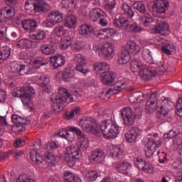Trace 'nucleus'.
I'll list each match as a JSON object with an SVG mask.
<instances>
[{"mask_svg":"<svg viewBox=\"0 0 182 182\" xmlns=\"http://www.w3.org/2000/svg\"><path fill=\"white\" fill-rule=\"evenodd\" d=\"M157 136H159L157 134L154 135L149 134L143 140L145 146V156L146 159H151L156 149L161 146V141H156L157 139H156V137H157Z\"/></svg>","mask_w":182,"mask_h":182,"instance_id":"obj_5","label":"nucleus"},{"mask_svg":"<svg viewBox=\"0 0 182 182\" xmlns=\"http://www.w3.org/2000/svg\"><path fill=\"white\" fill-rule=\"evenodd\" d=\"M2 14L6 18H11L13 15H15V9L12 7H5L1 10Z\"/></svg>","mask_w":182,"mask_h":182,"instance_id":"obj_48","label":"nucleus"},{"mask_svg":"<svg viewBox=\"0 0 182 182\" xmlns=\"http://www.w3.org/2000/svg\"><path fill=\"white\" fill-rule=\"evenodd\" d=\"M103 16H105V12L100 9H94L90 13V19L92 22H97Z\"/></svg>","mask_w":182,"mask_h":182,"instance_id":"obj_26","label":"nucleus"},{"mask_svg":"<svg viewBox=\"0 0 182 182\" xmlns=\"http://www.w3.org/2000/svg\"><path fill=\"white\" fill-rule=\"evenodd\" d=\"M130 59H132L130 51H129V50H122L118 58V62L120 65H126V63H129V62H130Z\"/></svg>","mask_w":182,"mask_h":182,"instance_id":"obj_28","label":"nucleus"},{"mask_svg":"<svg viewBox=\"0 0 182 182\" xmlns=\"http://www.w3.org/2000/svg\"><path fill=\"white\" fill-rule=\"evenodd\" d=\"M30 38L34 39V41H45L46 38V33L43 30H38L36 32H31Z\"/></svg>","mask_w":182,"mask_h":182,"instance_id":"obj_35","label":"nucleus"},{"mask_svg":"<svg viewBox=\"0 0 182 182\" xmlns=\"http://www.w3.org/2000/svg\"><path fill=\"white\" fill-rule=\"evenodd\" d=\"M94 70L95 72H106V70H110V65L106 62H97L93 65Z\"/></svg>","mask_w":182,"mask_h":182,"instance_id":"obj_33","label":"nucleus"},{"mask_svg":"<svg viewBox=\"0 0 182 182\" xmlns=\"http://www.w3.org/2000/svg\"><path fill=\"white\" fill-rule=\"evenodd\" d=\"M101 132L106 139H116L120 133V127L112 119H106L100 126Z\"/></svg>","mask_w":182,"mask_h":182,"instance_id":"obj_4","label":"nucleus"},{"mask_svg":"<svg viewBox=\"0 0 182 182\" xmlns=\"http://www.w3.org/2000/svg\"><path fill=\"white\" fill-rule=\"evenodd\" d=\"M26 144V139L18 138L14 143V147H22Z\"/></svg>","mask_w":182,"mask_h":182,"instance_id":"obj_57","label":"nucleus"},{"mask_svg":"<svg viewBox=\"0 0 182 182\" xmlns=\"http://www.w3.org/2000/svg\"><path fill=\"white\" fill-rule=\"evenodd\" d=\"M21 26L26 32H35V28H38V23L35 19H24L21 21Z\"/></svg>","mask_w":182,"mask_h":182,"instance_id":"obj_20","label":"nucleus"},{"mask_svg":"<svg viewBox=\"0 0 182 182\" xmlns=\"http://www.w3.org/2000/svg\"><path fill=\"white\" fill-rule=\"evenodd\" d=\"M127 48L129 53H132V55H137V53H140V51L141 50L140 46L134 41H129Z\"/></svg>","mask_w":182,"mask_h":182,"instance_id":"obj_31","label":"nucleus"},{"mask_svg":"<svg viewBox=\"0 0 182 182\" xmlns=\"http://www.w3.org/2000/svg\"><path fill=\"white\" fill-rule=\"evenodd\" d=\"M62 77L64 82H69L70 79H73L75 77V71L72 70H65L62 73Z\"/></svg>","mask_w":182,"mask_h":182,"instance_id":"obj_42","label":"nucleus"},{"mask_svg":"<svg viewBox=\"0 0 182 182\" xmlns=\"http://www.w3.org/2000/svg\"><path fill=\"white\" fill-rule=\"evenodd\" d=\"M9 156H12L16 160H18L19 157H22L23 156V151H13L11 150L8 153Z\"/></svg>","mask_w":182,"mask_h":182,"instance_id":"obj_56","label":"nucleus"},{"mask_svg":"<svg viewBox=\"0 0 182 182\" xmlns=\"http://www.w3.org/2000/svg\"><path fill=\"white\" fill-rule=\"evenodd\" d=\"M170 3L167 0H156V3L153 5V9L156 14H164L167 9Z\"/></svg>","mask_w":182,"mask_h":182,"instance_id":"obj_18","label":"nucleus"},{"mask_svg":"<svg viewBox=\"0 0 182 182\" xmlns=\"http://www.w3.org/2000/svg\"><path fill=\"white\" fill-rule=\"evenodd\" d=\"M54 33L56 35V36H58L60 38V36H63L66 33V30L65 29V27L63 26H58L54 29Z\"/></svg>","mask_w":182,"mask_h":182,"instance_id":"obj_50","label":"nucleus"},{"mask_svg":"<svg viewBox=\"0 0 182 182\" xmlns=\"http://www.w3.org/2000/svg\"><path fill=\"white\" fill-rule=\"evenodd\" d=\"M121 114L125 126H133L136 122V119H137L136 112L129 107L123 108L121 110Z\"/></svg>","mask_w":182,"mask_h":182,"instance_id":"obj_9","label":"nucleus"},{"mask_svg":"<svg viewBox=\"0 0 182 182\" xmlns=\"http://www.w3.org/2000/svg\"><path fill=\"white\" fill-rule=\"evenodd\" d=\"M75 160H76V157L68 152H65L64 155V161H65V163H68L69 164H75Z\"/></svg>","mask_w":182,"mask_h":182,"instance_id":"obj_54","label":"nucleus"},{"mask_svg":"<svg viewBox=\"0 0 182 182\" xmlns=\"http://www.w3.org/2000/svg\"><path fill=\"white\" fill-rule=\"evenodd\" d=\"M61 4L66 9H75L76 8L75 0H62Z\"/></svg>","mask_w":182,"mask_h":182,"instance_id":"obj_49","label":"nucleus"},{"mask_svg":"<svg viewBox=\"0 0 182 182\" xmlns=\"http://www.w3.org/2000/svg\"><path fill=\"white\" fill-rule=\"evenodd\" d=\"M159 162L161 164L166 163L167 161V154L164 151H158Z\"/></svg>","mask_w":182,"mask_h":182,"instance_id":"obj_59","label":"nucleus"},{"mask_svg":"<svg viewBox=\"0 0 182 182\" xmlns=\"http://www.w3.org/2000/svg\"><path fill=\"white\" fill-rule=\"evenodd\" d=\"M40 50L43 55H52V53H55V47L51 44H43Z\"/></svg>","mask_w":182,"mask_h":182,"instance_id":"obj_38","label":"nucleus"},{"mask_svg":"<svg viewBox=\"0 0 182 182\" xmlns=\"http://www.w3.org/2000/svg\"><path fill=\"white\" fill-rule=\"evenodd\" d=\"M21 99L23 105L24 106H28L29 103H31V100H32V95L29 93V91H26V90L21 94Z\"/></svg>","mask_w":182,"mask_h":182,"instance_id":"obj_40","label":"nucleus"},{"mask_svg":"<svg viewBox=\"0 0 182 182\" xmlns=\"http://www.w3.org/2000/svg\"><path fill=\"white\" fill-rule=\"evenodd\" d=\"M47 21L49 23H51V25H58V23H60V22L63 21V17L60 13L52 11L48 14Z\"/></svg>","mask_w":182,"mask_h":182,"instance_id":"obj_23","label":"nucleus"},{"mask_svg":"<svg viewBox=\"0 0 182 182\" xmlns=\"http://www.w3.org/2000/svg\"><path fill=\"white\" fill-rule=\"evenodd\" d=\"M64 21V25L66 28H69L70 29H76V23H77L76 16L73 15L68 16L65 18Z\"/></svg>","mask_w":182,"mask_h":182,"instance_id":"obj_29","label":"nucleus"},{"mask_svg":"<svg viewBox=\"0 0 182 182\" xmlns=\"http://www.w3.org/2000/svg\"><path fill=\"white\" fill-rule=\"evenodd\" d=\"M122 11H124V14L119 16L118 19L116 18L114 20V26L118 28V29H126V31L133 32L134 33L141 32L143 28L140 27V26L136 23L130 24L129 19L126 18V15L131 18L134 16V12L132 10V7L127 4H124L122 6Z\"/></svg>","mask_w":182,"mask_h":182,"instance_id":"obj_1","label":"nucleus"},{"mask_svg":"<svg viewBox=\"0 0 182 182\" xmlns=\"http://www.w3.org/2000/svg\"><path fill=\"white\" fill-rule=\"evenodd\" d=\"M108 154L112 159L122 160L124 157V149L119 146L112 145L108 149Z\"/></svg>","mask_w":182,"mask_h":182,"instance_id":"obj_17","label":"nucleus"},{"mask_svg":"<svg viewBox=\"0 0 182 182\" xmlns=\"http://www.w3.org/2000/svg\"><path fill=\"white\" fill-rule=\"evenodd\" d=\"M105 159H106L105 151L100 149L92 151L89 156L90 161L95 164H101L102 161H105Z\"/></svg>","mask_w":182,"mask_h":182,"instance_id":"obj_13","label":"nucleus"},{"mask_svg":"<svg viewBox=\"0 0 182 182\" xmlns=\"http://www.w3.org/2000/svg\"><path fill=\"white\" fill-rule=\"evenodd\" d=\"M32 45H33V41L28 38H23L17 43V46L21 49H31Z\"/></svg>","mask_w":182,"mask_h":182,"instance_id":"obj_36","label":"nucleus"},{"mask_svg":"<svg viewBox=\"0 0 182 182\" xmlns=\"http://www.w3.org/2000/svg\"><path fill=\"white\" fill-rule=\"evenodd\" d=\"M25 130H26V128H25V126L23 125L16 124V126L12 127V131L16 134H21V133H22V132H25Z\"/></svg>","mask_w":182,"mask_h":182,"instance_id":"obj_58","label":"nucleus"},{"mask_svg":"<svg viewBox=\"0 0 182 182\" xmlns=\"http://www.w3.org/2000/svg\"><path fill=\"white\" fill-rule=\"evenodd\" d=\"M72 45V38L70 37H65L61 39L60 47L63 50H66Z\"/></svg>","mask_w":182,"mask_h":182,"instance_id":"obj_45","label":"nucleus"},{"mask_svg":"<svg viewBox=\"0 0 182 182\" xmlns=\"http://www.w3.org/2000/svg\"><path fill=\"white\" fill-rule=\"evenodd\" d=\"M83 174L89 181H96L100 176L97 171H85Z\"/></svg>","mask_w":182,"mask_h":182,"instance_id":"obj_37","label":"nucleus"},{"mask_svg":"<svg viewBox=\"0 0 182 182\" xmlns=\"http://www.w3.org/2000/svg\"><path fill=\"white\" fill-rule=\"evenodd\" d=\"M0 126L1 127H8L9 126L6 116L3 117L0 115Z\"/></svg>","mask_w":182,"mask_h":182,"instance_id":"obj_62","label":"nucleus"},{"mask_svg":"<svg viewBox=\"0 0 182 182\" xmlns=\"http://www.w3.org/2000/svg\"><path fill=\"white\" fill-rule=\"evenodd\" d=\"M146 163V161H144L141 157H136L134 159V164L138 168H139V170H141L143 167H144Z\"/></svg>","mask_w":182,"mask_h":182,"instance_id":"obj_53","label":"nucleus"},{"mask_svg":"<svg viewBox=\"0 0 182 182\" xmlns=\"http://www.w3.org/2000/svg\"><path fill=\"white\" fill-rule=\"evenodd\" d=\"M51 102L53 103L54 110H59L60 109V105H63V103H72L73 102V97L69 94V91L66 88H61L56 98L51 97Z\"/></svg>","mask_w":182,"mask_h":182,"instance_id":"obj_6","label":"nucleus"},{"mask_svg":"<svg viewBox=\"0 0 182 182\" xmlns=\"http://www.w3.org/2000/svg\"><path fill=\"white\" fill-rule=\"evenodd\" d=\"M74 60L76 62V70L77 72H80V73H82V75H87L90 70L86 66L87 61L86 60V58L85 56H83L82 54H76L74 56Z\"/></svg>","mask_w":182,"mask_h":182,"instance_id":"obj_10","label":"nucleus"},{"mask_svg":"<svg viewBox=\"0 0 182 182\" xmlns=\"http://www.w3.org/2000/svg\"><path fill=\"white\" fill-rule=\"evenodd\" d=\"M112 167L120 174H129L132 171V164L126 161H116L112 164Z\"/></svg>","mask_w":182,"mask_h":182,"instance_id":"obj_12","label":"nucleus"},{"mask_svg":"<svg viewBox=\"0 0 182 182\" xmlns=\"http://www.w3.org/2000/svg\"><path fill=\"white\" fill-rule=\"evenodd\" d=\"M116 79V74L114 73L105 72L101 75V82L102 85L107 86L112 85Z\"/></svg>","mask_w":182,"mask_h":182,"instance_id":"obj_25","label":"nucleus"},{"mask_svg":"<svg viewBox=\"0 0 182 182\" xmlns=\"http://www.w3.org/2000/svg\"><path fill=\"white\" fill-rule=\"evenodd\" d=\"M141 170L144 173H146L147 174H151L154 171V166H153L151 164L146 162Z\"/></svg>","mask_w":182,"mask_h":182,"instance_id":"obj_51","label":"nucleus"},{"mask_svg":"<svg viewBox=\"0 0 182 182\" xmlns=\"http://www.w3.org/2000/svg\"><path fill=\"white\" fill-rule=\"evenodd\" d=\"M126 82L123 80L122 78L117 80L116 83L112 85L109 90L106 92L105 95L108 97L109 96H113V95H116V93H119L124 89H126Z\"/></svg>","mask_w":182,"mask_h":182,"instance_id":"obj_14","label":"nucleus"},{"mask_svg":"<svg viewBox=\"0 0 182 182\" xmlns=\"http://www.w3.org/2000/svg\"><path fill=\"white\" fill-rule=\"evenodd\" d=\"M11 121L13 122V123L18 126H25L26 124H28L29 123L26 118L21 117L18 114H12Z\"/></svg>","mask_w":182,"mask_h":182,"instance_id":"obj_34","label":"nucleus"},{"mask_svg":"<svg viewBox=\"0 0 182 182\" xmlns=\"http://www.w3.org/2000/svg\"><path fill=\"white\" fill-rule=\"evenodd\" d=\"M64 178L65 181L68 182H82L79 176L70 171H64Z\"/></svg>","mask_w":182,"mask_h":182,"instance_id":"obj_32","label":"nucleus"},{"mask_svg":"<svg viewBox=\"0 0 182 182\" xmlns=\"http://www.w3.org/2000/svg\"><path fill=\"white\" fill-rule=\"evenodd\" d=\"M33 8L35 12H48L50 9L49 4L45 0H34Z\"/></svg>","mask_w":182,"mask_h":182,"instance_id":"obj_22","label":"nucleus"},{"mask_svg":"<svg viewBox=\"0 0 182 182\" xmlns=\"http://www.w3.org/2000/svg\"><path fill=\"white\" fill-rule=\"evenodd\" d=\"M80 149L82 150H86L89 147V139L85 136H80V141L78 142Z\"/></svg>","mask_w":182,"mask_h":182,"instance_id":"obj_47","label":"nucleus"},{"mask_svg":"<svg viewBox=\"0 0 182 182\" xmlns=\"http://www.w3.org/2000/svg\"><path fill=\"white\" fill-rule=\"evenodd\" d=\"M11 56V48L3 46L0 48V60H6Z\"/></svg>","mask_w":182,"mask_h":182,"instance_id":"obj_39","label":"nucleus"},{"mask_svg":"<svg viewBox=\"0 0 182 182\" xmlns=\"http://www.w3.org/2000/svg\"><path fill=\"white\" fill-rule=\"evenodd\" d=\"M72 49L75 52H79V50H82V49H83V43L82 41H77L72 46Z\"/></svg>","mask_w":182,"mask_h":182,"instance_id":"obj_61","label":"nucleus"},{"mask_svg":"<svg viewBox=\"0 0 182 182\" xmlns=\"http://www.w3.org/2000/svg\"><path fill=\"white\" fill-rule=\"evenodd\" d=\"M145 110L147 113H151L156 110L159 113V119H161L162 122H171L173 120V115L170 112L171 108H168L167 111L164 109L163 106H159V102H157V95L156 93H152L146 101Z\"/></svg>","mask_w":182,"mask_h":182,"instance_id":"obj_2","label":"nucleus"},{"mask_svg":"<svg viewBox=\"0 0 182 182\" xmlns=\"http://www.w3.org/2000/svg\"><path fill=\"white\" fill-rule=\"evenodd\" d=\"M79 33L87 36L90 33H93V28L89 24H82L79 28Z\"/></svg>","mask_w":182,"mask_h":182,"instance_id":"obj_41","label":"nucleus"},{"mask_svg":"<svg viewBox=\"0 0 182 182\" xmlns=\"http://www.w3.org/2000/svg\"><path fill=\"white\" fill-rule=\"evenodd\" d=\"M30 159L36 164H42L43 163V156L38 153L36 149L30 150Z\"/></svg>","mask_w":182,"mask_h":182,"instance_id":"obj_27","label":"nucleus"},{"mask_svg":"<svg viewBox=\"0 0 182 182\" xmlns=\"http://www.w3.org/2000/svg\"><path fill=\"white\" fill-rule=\"evenodd\" d=\"M45 65H48V60L43 58H37L33 63V66L35 69H38L41 66H45Z\"/></svg>","mask_w":182,"mask_h":182,"instance_id":"obj_44","label":"nucleus"},{"mask_svg":"<svg viewBox=\"0 0 182 182\" xmlns=\"http://www.w3.org/2000/svg\"><path fill=\"white\" fill-rule=\"evenodd\" d=\"M44 156L49 166H55L56 164V158L51 152H46Z\"/></svg>","mask_w":182,"mask_h":182,"instance_id":"obj_43","label":"nucleus"},{"mask_svg":"<svg viewBox=\"0 0 182 182\" xmlns=\"http://www.w3.org/2000/svg\"><path fill=\"white\" fill-rule=\"evenodd\" d=\"M26 90H25L24 87H17L12 92V95L14 96V97H19L20 98L21 96H22V95L23 94V92Z\"/></svg>","mask_w":182,"mask_h":182,"instance_id":"obj_52","label":"nucleus"},{"mask_svg":"<svg viewBox=\"0 0 182 182\" xmlns=\"http://www.w3.org/2000/svg\"><path fill=\"white\" fill-rule=\"evenodd\" d=\"M105 7L107 9H114L116 6V0H105Z\"/></svg>","mask_w":182,"mask_h":182,"instance_id":"obj_60","label":"nucleus"},{"mask_svg":"<svg viewBox=\"0 0 182 182\" xmlns=\"http://www.w3.org/2000/svg\"><path fill=\"white\" fill-rule=\"evenodd\" d=\"M80 126L86 133H91V134H94L97 137H100V126L96 123L95 119L87 118L82 121Z\"/></svg>","mask_w":182,"mask_h":182,"instance_id":"obj_7","label":"nucleus"},{"mask_svg":"<svg viewBox=\"0 0 182 182\" xmlns=\"http://www.w3.org/2000/svg\"><path fill=\"white\" fill-rule=\"evenodd\" d=\"M166 139H173V146L176 150H182V138L179 136L174 135L173 131H170L168 134L164 136Z\"/></svg>","mask_w":182,"mask_h":182,"instance_id":"obj_19","label":"nucleus"},{"mask_svg":"<svg viewBox=\"0 0 182 182\" xmlns=\"http://www.w3.org/2000/svg\"><path fill=\"white\" fill-rule=\"evenodd\" d=\"M130 68L133 73L139 72V75L144 80H151L153 77H156L159 73L156 70H149L147 66L143 64L141 61L133 60L130 63Z\"/></svg>","mask_w":182,"mask_h":182,"instance_id":"obj_3","label":"nucleus"},{"mask_svg":"<svg viewBox=\"0 0 182 182\" xmlns=\"http://www.w3.org/2000/svg\"><path fill=\"white\" fill-rule=\"evenodd\" d=\"M142 58L146 60V62H148V63H151L153 62V55H151V52H150V50L147 48L143 50Z\"/></svg>","mask_w":182,"mask_h":182,"instance_id":"obj_46","label":"nucleus"},{"mask_svg":"<svg viewBox=\"0 0 182 182\" xmlns=\"http://www.w3.org/2000/svg\"><path fill=\"white\" fill-rule=\"evenodd\" d=\"M38 80L40 83L43 85H49V82H50V80L49 79V77H48L45 75L40 76Z\"/></svg>","mask_w":182,"mask_h":182,"instance_id":"obj_64","label":"nucleus"},{"mask_svg":"<svg viewBox=\"0 0 182 182\" xmlns=\"http://www.w3.org/2000/svg\"><path fill=\"white\" fill-rule=\"evenodd\" d=\"M79 151V146L77 145L73 144L66 148V152L75 157L76 160L80 159V153Z\"/></svg>","mask_w":182,"mask_h":182,"instance_id":"obj_30","label":"nucleus"},{"mask_svg":"<svg viewBox=\"0 0 182 182\" xmlns=\"http://www.w3.org/2000/svg\"><path fill=\"white\" fill-rule=\"evenodd\" d=\"M50 64L54 69H58V68H60V66H63L65 62H66L65 56L62 55V54L50 57Z\"/></svg>","mask_w":182,"mask_h":182,"instance_id":"obj_24","label":"nucleus"},{"mask_svg":"<svg viewBox=\"0 0 182 182\" xmlns=\"http://www.w3.org/2000/svg\"><path fill=\"white\" fill-rule=\"evenodd\" d=\"M134 97H136L137 103H141L144 100V94L143 92H135Z\"/></svg>","mask_w":182,"mask_h":182,"instance_id":"obj_63","label":"nucleus"},{"mask_svg":"<svg viewBox=\"0 0 182 182\" xmlns=\"http://www.w3.org/2000/svg\"><path fill=\"white\" fill-rule=\"evenodd\" d=\"M10 68L12 73H19L21 76L29 74L28 72V70H29V67L22 65L20 62L14 61L11 63Z\"/></svg>","mask_w":182,"mask_h":182,"instance_id":"obj_15","label":"nucleus"},{"mask_svg":"<svg viewBox=\"0 0 182 182\" xmlns=\"http://www.w3.org/2000/svg\"><path fill=\"white\" fill-rule=\"evenodd\" d=\"M154 33H160L161 35H169L170 27L167 23L161 22L156 24L152 29Z\"/></svg>","mask_w":182,"mask_h":182,"instance_id":"obj_21","label":"nucleus"},{"mask_svg":"<svg viewBox=\"0 0 182 182\" xmlns=\"http://www.w3.org/2000/svg\"><path fill=\"white\" fill-rule=\"evenodd\" d=\"M133 8L143 15L139 18L141 25L147 27L153 22L151 15L149 13H146V6L141 1H135L133 4Z\"/></svg>","mask_w":182,"mask_h":182,"instance_id":"obj_8","label":"nucleus"},{"mask_svg":"<svg viewBox=\"0 0 182 182\" xmlns=\"http://www.w3.org/2000/svg\"><path fill=\"white\" fill-rule=\"evenodd\" d=\"M101 53L104 58L112 59L114 56V45L110 42L104 43L102 48H100Z\"/></svg>","mask_w":182,"mask_h":182,"instance_id":"obj_16","label":"nucleus"},{"mask_svg":"<svg viewBox=\"0 0 182 182\" xmlns=\"http://www.w3.org/2000/svg\"><path fill=\"white\" fill-rule=\"evenodd\" d=\"M127 143H136L138 139L141 137V130L136 127H132L129 132L124 134Z\"/></svg>","mask_w":182,"mask_h":182,"instance_id":"obj_11","label":"nucleus"},{"mask_svg":"<svg viewBox=\"0 0 182 182\" xmlns=\"http://www.w3.org/2000/svg\"><path fill=\"white\" fill-rule=\"evenodd\" d=\"M79 113H80V107H76L66 115V119L68 120H70V119H73L75 117V114H79Z\"/></svg>","mask_w":182,"mask_h":182,"instance_id":"obj_55","label":"nucleus"}]
</instances>
